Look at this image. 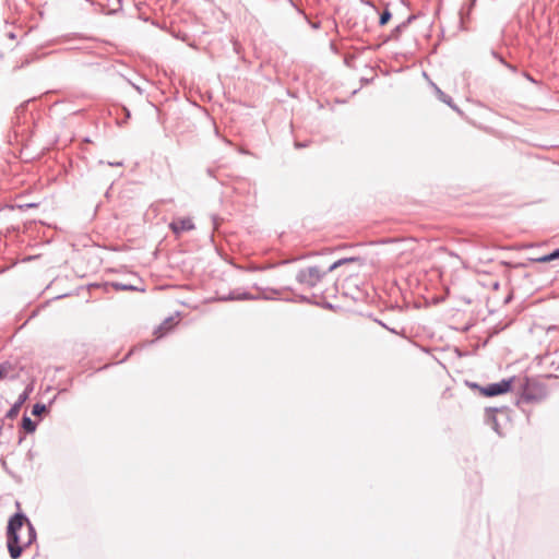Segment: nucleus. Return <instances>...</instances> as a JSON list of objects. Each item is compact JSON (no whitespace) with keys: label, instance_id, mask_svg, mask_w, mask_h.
<instances>
[{"label":"nucleus","instance_id":"nucleus-1","mask_svg":"<svg viewBox=\"0 0 559 559\" xmlns=\"http://www.w3.org/2000/svg\"><path fill=\"white\" fill-rule=\"evenodd\" d=\"M34 525L23 512L14 513L7 526V546L12 559L21 557L24 548L36 540Z\"/></svg>","mask_w":559,"mask_h":559},{"label":"nucleus","instance_id":"nucleus-2","mask_svg":"<svg viewBox=\"0 0 559 559\" xmlns=\"http://www.w3.org/2000/svg\"><path fill=\"white\" fill-rule=\"evenodd\" d=\"M359 261V258L352 257L338 259L337 261L333 262L325 269L320 267L318 265L302 267L298 270L295 278L300 286L311 289L314 288L323 280L324 276H326L329 273L333 272L341 265Z\"/></svg>","mask_w":559,"mask_h":559},{"label":"nucleus","instance_id":"nucleus-3","mask_svg":"<svg viewBox=\"0 0 559 559\" xmlns=\"http://www.w3.org/2000/svg\"><path fill=\"white\" fill-rule=\"evenodd\" d=\"M260 290L259 295H252L247 292H239L234 290L230 292L227 296L219 297V300L227 301V300H257V299H264V300H284V301H294L292 298L282 297L284 292L292 290L290 287H283V288H271V287H264L259 288Z\"/></svg>","mask_w":559,"mask_h":559},{"label":"nucleus","instance_id":"nucleus-4","mask_svg":"<svg viewBox=\"0 0 559 559\" xmlns=\"http://www.w3.org/2000/svg\"><path fill=\"white\" fill-rule=\"evenodd\" d=\"M547 389L544 383L530 378H524L520 385V396L518 404L520 403H537L546 399Z\"/></svg>","mask_w":559,"mask_h":559},{"label":"nucleus","instance_id":"nucleus-5","mask_svg":"<svg viewBox=\"0 0 559 559\" xmlns=\"http://www.w3.org/2000/svg\"><path fill=\"white\" fill-rule=\"evenodd\" d=\"M513 380L514 378L502 379L499 382L490 383L481 388L479 386V390L481 394L485 396H497L509 392L512 388ZM473 386L478 388V384L475 383L473 384Z\"/></svg>","mask_w":559,"mask_h":559},{"label":"nucleus","instance_id":"nucleus-6","mask_svg":"<svg viewBox=\"0 0 559 559\" xmlns=\"http://www.w3.org/2000/svg\"><path fill=\"white\" fill-rule=\"evenodd\" d=\"M33 390H34V383L31 382L25 386L24 391L19 395L17 400L14 402V404L11 406V408L7 412L5 418L14 419L17 417L21 407L28 400L29 394L33 392Z\"/></svg>","mask_w":559,"mask_h":559},{"label":"nucleus","instance_id":"nucleus-7","mask_svg":"<svg viewBox=\"0 0 559 559\" xmlns=\"http://www.w3.org/2000/svg\"><path fill=\"white\" fill-rule=\"evenodd\" d=\"M169 228L178 237L182 233L193 230L195 225L190 217H177L169 223Z\"/></svg>","mask_w":559,"mask_h":559},{"label":"nucleus","instance_id":"nucleus-8","mask_svg":"<svg viewBox=\"0 0 559 559\" xmlns=\"http://www.w3.org/2000/svg\"><path fill=\"white\" fill-rule=\"evenodd\" d=\"M415 19L414 15H409L405 21L396 25L390 33L388 40H397L401 34L407 28L409 23Z\"/></svg>","mask_w":559,"mask_h":559},{"label":"nucleus","instance_id":"nucleus-9","mask_svg":"<svg viewBox=\"0 0 559 559\" xmlns=\"http://www.w3.org/2000/svg\"><path fill=\"white\" fill-rule=\"evenodd\" d=\"M496 412H498V408H491V407L486 408V418H487V423L491 425L492 429L496 432H499L498 421L496 418Z\"/></svg>","mask_w":559,"mask_h":559},{"label":"nucleus","instance_id":"nucleus-10","mask_svg":"<svg viewBox=\"0 0 559 559\" xmlns=\"http://www.w3.org/2000/svg\"><path fill=\"white\" fill-rule=\"evenodd\" d=\"M36 423L32 420L27 415H24L22 418V428L27 433H33L36 430Z\"/></svg>","mask_w":559,"mask_h":559},{"label":"nucleus","instance_id":"nucleus-11","mask_svg":"<svg viewBox=\"0 0 559 559\" xmlns=\"http://www.w3.org/2000/svg\"><path fill=\"white\" fill-rule=\"evenodd\" d=\"M437 94L439 96V99L449 105L451 108H453L456 111H460L457 106L453 103V99L451 96L443 93L440 88L437 87Z\"/></svg>","mask_w":559,"mask_h":559},{"label":"nucleus","instance_id":"nucleus-12","mask_svg":"<svg viewBox=\"0 0 559 559\" xmlns=\"http://www.w3.org/2000/svg\"><path fill=\"white\" fill-rule=\"evenodd\" d=\"M14 370V366L11 361L7 360L0 364V380L9 377V373Z\"/></svg>","mask_w":559,"mask_h":559},{"label":"nucleus","instance_id":"nucleus-13","mask_svg":"<svg viewBox=\"0 0 559 559\" xmlns=\"http://www.w3.org/2000/svg\"><path fill=\"white\" fill-rule=\"evenodd\" d=\"M557 259H559V248L548 254L537 258L535 261L539 262V263H546V262H550V261H554Z\"/></svg>","mask_w":559,"mask_h":559},{"label":"nucleus","instance_id":"nucleus-14","mask_svg":"<svg viewBox=\"0 0 559 559\" xmlns=\"http://www.w3.org/2000/svg\"><path fill=\"white\" fill-rule=\"evenodd\" d=\"M392 19V13L389 9V5L385 7L382 13L379 15V25L384 26L389 23V21Z\"/></svg>","mask_w":559,"mask_h":559},{"label":"nucleus","instance_id":"nucleus-15","mask_svg":"<svg viewBox=\"0 0 559 559\" xmlns=\"http://www.w3.org/2000/svg\"><path fill=\"white\" fill-rule=\"evenodd\" d=\"M491 56L497 59L501 64H503L504 67H507L508 69H510L512 72H516V67L511 64V63H508L504 58L499 55L497 51L492 50L491 51Z\"/></svg>","mask_w":559,"mask_h":559},{"label":"nucleus","instance_id":"nucleus-16","mask_svg":"<svg viewBox=\"0 0 559 559\" xmlns=\"http://www.w3.org/2000/svg\"><path fill=\"white\" fill-rule=\"evenodd\" d=\"M46 412H47V406L45 404H41V403H36L33 406V409H32V414L34 416H41Z\"/></svg>","mask_w":559,"mask_h":559},{"label":"nucleus","instance_id":"nucleus-17","mask_svg":"<svg viewBox=\"0 0 559 559\" xmlns=\"http://www.w3.org/2000/svg\"><path fill=\"white\" fill-rule=\"evenodd\" d=\"M112 286L115 287L116 290H134L135 289L134 286L126 285V284H122L120 282L112 283Z\"/></svg>","mask_w":559,"mask_h":559},{"label":"nucleus","instance_id":"nucleus-18","mask_svg":"<svg viewBox=\"0 0 559 559\" xmlns=\"http://www.w3.org/2000/svg\"><path fill=\"white\" fill-rule=\"evenodd\" d=\"M298 300L301 301V302H307V304H311V300L309 297L305 296V295H300L298 296Z\"/></svg>","mask_w":559,"mask_h":559},{"label":"nucleus","instance_id":"nucleus-19","mask_svg":"<svg viewBox=\"0 0 559 559\" xmlns=\"http://www.w3.org/2000/svg\"><path fill=\"white\" fill-rule=\"evenodd\" d=\"M36 206H37L36 203H27L24 205H20L21 209H29V207H36Z\"/></svg>","mask_w":559,"mask_h":559},{"label":"nucleus","instance_id":"nucleus-20","mask_svg":"<svg viewBox=\"0 0 559 559\" xmlns=\"http://www.w3.org/2000/svg\"><path fill=\"white\" fill-rule=\"evenodd\" d=\"M376 322H377L378 324H380L382 328H384V329H386V330L389 329V326L386 325V323H383V322H382V321H380V320H376Z\"/></svg>","mask_w":559,"mask_h":559},{"label":"nucleus","instance_id":"nucleus-21","mask_svg":"<svg viewBox=\"0 0 559 559\" xmlns=\"http://www.w3.org/2000/svg\"><path fill=\"white\" fill-rule=\"evenodd\" d=\"M525 78H527V80H530L531 82H535V80L528 74V73H524Z\"/></svg>","mask_w":559,"mask_h":559},{"label":"nucleus","instance_id":"nucleus-22","mask_svg":"<svg viewBox=\"0 0 559 559\" xmlns=\"http://www.w3.org/2000/svg\"><path fill=\"white\" fill-rule=\"evenodd\" d=\"M110 166H122V163L121 162H117V163H109Z\"/></svg>","mask_w":559,"mask_h":559},{"label":"nucleus","instance_id":"nucleus-23","mask_svg":"<svg viewBox=\"0 0 559 559\" xmlns=\"http://www.w3.org/2000/svg\"><path fill=\"white\" fill-rule=\"evenodd\" d=\"M24 111H25L24 106H21L20 108H17V115H19L20 112H24Z\"/></svg>","mask_w":559,"mask_h":559},{"label":"nucleus","instance_id":"nucleus-24","mask_svg":"<svg viewBox=\"0 0 559 559\" xmlns=\"http://www.w3.org/2000/svg\"><path fill=\"white\" fill-rule=\"evenodd\" d=\"M391 333H394V334H399V332L396 330H394V328H389L388 329Z\"/></svg>","mask_w":559,"mask_h":559},{"label":"nucleus","instance_id":"nucleus-25","mask_svg":"<svg viewBox=\"0 0 559 559\" xmlns=\"http://www.w3.org/2000/svg\"><path fill=\"white\" fill-rule=\"evenodd\" d=\"M206 171H207L209 176H213V170L211 168H207Z\"/></svg>","mask_w":559,"mask_h":559},{"label":"nucleus","instance_id":"nucleus-26","mask_svg":"<svg viewBox=\"0 0 559 559\" xmlns=\"http://www.w3.org/2000/svg\"><path fill=\"white\" fill-rule=\"evenodd\" d=\"M324 307H325V308H332V305H331L330 302H325V304H324Z\"/></svg>","mask_w":559,"mask_h":559},{"label":"nucleus","instance_id":"nucleus-27","mask_svg":"<svg viewBox=\"0 0 559 559\" xmlns=\"http://www.w3.org/2000/svg\"><path fill=\"white\" fill-rule=\"evenodd\" d=\"M9 37H10L11 39L15 38L14 33H9Z\"/></svg>","mask_w":559,"mask_h":559},{"label":"nucleus","instance_id":"nucleus-28","mask_svg":"<svg viewBox=\"0 0 559 559\" xmlns=\"http://www.w3.org/2000/svg\"><path fill=\"white\" fill-rule=\"evenodd\" d=\"M304 146H305V144H302V143H296V147H304Z\"/></svg>","mask_w":559,"mask_h":559}]
</instances>
